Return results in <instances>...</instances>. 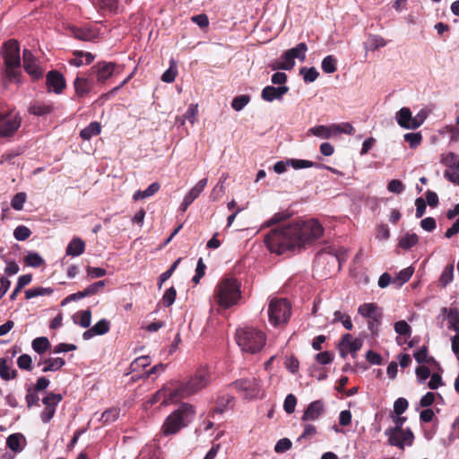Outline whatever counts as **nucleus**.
<instances>
[{"mask_svg":"<svg viewBox=\"0 0 459 459\" xmlns=\"http://www.w3.org/2000/svg\"><path fill=\"white\" fill-rule=\"evenodd\" d=\"M323 234L324 228L317 220L297 221L273 229L264 237V243L272 253L282 255L287 251L304 248L319 239Z\"/></svg>","mask_w":459,"mask_h":459,"instance_id":"obj_1","label":"nucleus"},{"mask_svg":"<svg viewBox=\"0 0 459 459\" xmlns=\"http://www.w3.org/2000/svg\"><path fill=\"white\" fill-rule=\"evenodd\" d=\"M241 283L234 277L222 278L213 292L215 302L222 308L228 309L238 304L241 299Z\"/></svg>","mask_w":459,"mask_h":459,"instance_id":"obj_2","label":"nucleus"},{"mask_svg":"<svg viewBox=\"0 0 459 459\" xmlns=\"http://www.w3.org/2000/svg\"><path fill=\"white\" fill-rule=\"evenodd\" d=\"M211 382V373L206 367H200L186 382L174 383L178 401L194 395L205 388Z\"/></svg>","mask_w":459,"mask_h":459,"instance_id":"obj_3","label":"nucleus"},{"mask_svg":"<svg viewBox=\"0 0 459 459\" xmlns=\"http://www.w3.org/2000/svg\"><path fill=\"white\" fill-rule=\"evenodd\" d=\"M236 342L245 352L255 354L259 352L266 342L265 333L253 326H246L236 331Z\"/></svg>","mask_w":459,"mask_h":459,"instance_id":"obj_4","label":"nucleus"},{"mask_svg":"<svg viewBox=\"0 0 459 459\" xmlns=\"http://www.w3.org/2000/svg\"><path fill=\"white\" fill-rule=\"evenodd\" d=\"M195 414L194 407L189 403H183L178 409L169 414L161 428L165 436L174 435L187 426Z\"/></svg>","mask_w":459,"mask_h":459,"instance_id":"obj_5","label":"nucleus"},{"mask_svg":"<svg viewBox=\"0 0 459 459\" xmlns=\"http://www.w3.org/2000/svg\"><path fill=\"white\" fill-rule=\"evenodd\" d=\"M291 315V306L288 299L274 298L270 300L268 306L269 322L273 326L287 324Z\"/></svg>","mask_w":459,"mask_h":459,"instance_id":"obj_6","label":"nucleus"},{"mask_svg":"<svg viewBox=\"0 0 459 459\" xmlns=\"http://www.w3.org/2000/svg\"><path fill=\"white\" fill-rule=\"evenodd\" d=\"M22 124V117L13 111L0 112V136L10 137L15 134Z\"/></svg>","mask_w":459,"mask_h":459,"instance_id":"obj_7","label":"nucleus"},{"mask_svg":"<svg viewBox=\"0 0 459 459\" xmlns=\"http://www.w3.org/2000/svg\"><path fill=\"white\" fill-rule=\"evenodd\" d=\"M118 65L114 62L99 61L89 69V75L96 77V82L105 83L112 77Z\"/></svg>","mask_w":459,"mask_h":459,"instance_id":"obj_8","label":"nucleus"},{"mask_svg":"<svg viewBox=\"0 0 459 459\" xmlns=\"http://www.w3.org/2000/svg\"><path fill=\"white\" fill-rule=\"evenodd\" d=\"M2 53L5 67L21 66L20 45L16 39H9L4 43Z\"/></svg>","mask_w":459,"mask_h":459,"instance_id":"obj_9","label":"nucleus"},{"mask_svg":"<svg viewBox=\"0 0 459 459\" xmlns=\"http://www.w3.org/2000/svg\"><path fill=\"white\" fill-rule=\"evenodd\" d=\"M232 385L242 393L246 399L257 397L261 388L259 380L255 377L237 380L232 383Z\"/></svg>","mask_w":459,"mask_h":459,"instance_id":"obj_10","label":"nucleus"},{"mask_svg":"<svg viewBox=\"0 0 459 459\" xmlns=\"http://www.w3.org/2000/svg\"><path fill=\"white\" fill-rule=\"evenodd\" d=\"M160 402L162 405H168L178 402L177 394L174 388V383H170L169 385L163 386L158 390L147 402L151 406Z\"/></svg>","mask_w":459,"mask_h":459,"instance_id":"obj_11","label":"nucleus"},{"mask_svg":"<svg viewBox=\"0 0 459 459\" xmlns=\"http://www.w3.org/2000/svg\"><path fill=\"white\" fill-rule=\"evenodd\" d=\"M63 400V396L59 394L48 393L43 399L45 405L44 410L40 413V419L44 423H48L56 413L57 404Z\"/></svg>","mask_w":459,"mask_h":459,"instance_id":"obj_12","label":"nucleus"},{"mask_svg":"<svg viewBox=\"0 0 459 459\" xmlns=\"http://www.w3.org/2000/svg\"><path fill=\"white\" fill-rule=\"evenodd\" d=\"M95 82L92 75H89V71L83 75H77L74 81L75 94L79 98H84L94 88Z\"/></svg>","mask_w":459,"mask_h":459,"instance_id":"obj_13","label":"nucleus"},{"mask_svg":"<svg viewBox=\"0 0 459 459\" xmlns=\"http://www.w3.org/2000/svg\"><path fill=\"white\" fill-rule=\"evenodd\" d=\"M46 84L49 90L52 89L56 94L62 93L66 87V82L64 75L56 70H51L47 74Z\"/></svg>","mask_w":459,"mask_h":459,"instance_id":"obj_14","label":"nucleus"},{"mask_svg":"<svg viewBox=\"0 0 459 459\" xmlns=\"http://www.w3.org/2000/svg\"><path fill=\"white\" fill-rule=\"evenodd\" d=\"M325 411L324 403L321 400H316L307 405L301 417V420L305 422L316 420Z\"/></svg>","mask_w":459,"mask_h":459,"instance_id":"obj_15","label":"nucleus"},{"mask_svg":"<svg viewBox=\"0 0 459 459\" xmlns=\"http://www.w3.org/2000/svg\"><path fill=\"white\" fill-rule=\"evenodd\" d=\"M22 58L24 70L31 75L33 79L38 80L42 77V70L37 65L34 56L29 49L23 50Z\"/></svg>","mask_w":459,"mask_h":459,"instance_id":"obj_16","label":"nucleus"},{"mask_svg":"<svg viewBox=\"0 0 459 459\" xmlns=\"http://www.w3.org/2000/svg\"><path fill=\"white\" fill-rule=\"evenodd\" d=\"M288 86H266L262 90L261 98L264 101L272 102L275 100H281L283 95L289 91Z\"/></svg>","mask_w":459,"mask_h":459,"instance_id":"obj_17","label":"nucleus"},{"mask_svg":"<svg viewBox=\"0 0 459 459\" xmlns=\"http://www.w3.org/2000/svg\"><path fill=\"white\" fill-rule=\"evenodd\" d=\"M358 312L363 317L372 319L376 322L381 321L383 314L380 308L375 303H364L358 308Z\"/></svg>","mask_w":459,"mask_h":459,"instance_id":"obj_18","label":"nucleus"},{"mask_svg":"<svg viewBox=\"0 0 459 459\" xmlns=\"http://www.w3.org/2000/svg\"><path fill=\"white\" fill-rule=\"evenodd\" d=\"M398 125L405 129H417L420 127V123L412 122L411 112L409 108H402L395 116Z\"/></svg>","mask_w":459,"mask_h":459,"instance_id":"obj_19","label":"nucleus"},{"mask_svg":"<svg viewBox=\"0 0 459 459\" xmlns=\"http://www.w3.org/2000/svg\"><path fill=\"white\" fill-rule=\"evenodd\" d=\"M288 163L290 164V166H291L293 169H307V168H316V169H327L333 173H338V171L333 169V168H331L329 166H326L325 164H322V163H317V162H313V161H310V160H298V159H288Z\"/></svg>","mask_w":459,"mask_h":459,"instance_id":"obj_20","label":"nucleus"},{"mask_svg":"<svg viewBox=\"0 0 459 459\" xmlns=\"http://www.w3.org/2000/svg\"><path fill=\"white\" fill-rule=\"evenodd\" d=\"M406 421V417H400L394 419V427H390L387 429H392L394 431L399 432L402 436H403V440L407 446H411L414 441V435L410 429H403V425Z\"/></svg>","mask_w":459,"mask_h":459,"instance_id":"obj_21","label":"nucleus"},{"mask_svg":"<svg viewBox=\"0 0 459 459\" xmlns=\"http://www.w3.org/2000/svg\"><path fill=\"white\" fill-rule=\"evenodd\" d=\"M341 341L342 345L347 348L353 358H355L357 351L362 347V341L358 338L353 339L352 335L350 333L343 334Z\"/></svg>","mask_w":459,"mask_h":459,"instance_id":"obj_22","label":"nucleus"},{"mask_svg":"<svg viewBox=\"0 0 459 459\" xmlns=\"http://www.w3.org/2000/svg\"><path fill=\"white\" fill-rule=\"evenodd\" d=\"M85 242L78 237L73 238L66 247L65 254L71 256H79L85 251Z\"/></svg>","mask_w":459,"mask_h":459,"instance_id":"obj_23","label":"nucleus"},{"mask_svg":"<svg viewBox=\"0 0 459 459\" xmlns=\"http://www.w3.org/2000/svg\"><path fill=\"white\" fill-rule=\"evenodd\" d=\"M55 108L51 103L36 102L29 108V112L34 116H47L54 111Z\"/></svg>","mask_w":459,"mask_h":459,"instance_id":"obj_24","label":"nucleus"},{"mask_svg":"<svg viewBox=\"0 0 459 459\" xmlns=\"http://www.w3.org/2000/svg\"><path fill=\"white\" fill-rule=\"evenodd\" d=\"M442 313L447 316L449 328L455 332H459V309L456 307H443Z\"/></svg>","mask_w":459,"mask_h":459,"instance_id":"obj_25","label":"nucleus"},{"mask_svg":"<svg viewBox=\"0 0 459 459\" xmlns=\"http://www.w3.org/2000/svg\"><path fill=\"white\" fill-rule=\"evenodd\" d=\"M22 439L25 442V437L21 433L11 434L6 439V446L14 453H20L22 451L21 445Z\"/></svg>","mask_w":459,"mask_h":459,"instance_id":"obj_26","label":"nucleus"},{"mask_svg":"<svg viewBox=\"0 0 459 459\" xmlns=\"http://www.w3.org/2000/svg\"><path fill=\"white\" fill-rule=\"evenodd\" d=\"M385 435L388 437V444L393 446H397L399 449L403 450L405 440H403V436H402L399 432L394 431L392 429H385Z\"/></svg>","mask_w":459,"mask_h":459,"instance_id":"obj_27","label":"nucleus"},{"mask_svg":"<svg viewBox=\"0 0 459 459\" xmlns=\"http://www.w3.org/2000/svg\"><path fill=\"white\" fill-rule=\"evenodd\" d=\"M100 132V124L99 122L94 121L81 131L80 136L83 140H90L91 137L99 135Z\"/></svg>","mask_w":459,"mask_h":459,"instance_id":"obj_28","label":"nucleus"},{"mask_svg":"<svg viewBox=\"0 0 459 459\" xmlns=\"http://www.w3.org/2000/svg\"><path fill=\"white\" fill-rule=\"evenodd\" d=\"M65 361L62 358H48L44 359V367L42 372L56 371L60 369Z\"/></svg>","mask_w":459,"mask_h":459,"instance_id":"obj_29","label":"nucleus"},{"mask_svg":"<svg viewBox=\"0 0 459 459\" xmlns=\"http://www.w3.org/2000/svg\"><path fill=\"white\" fill-rule=\"evenodd\" d=\"M234 397L230 394H222L217 398L216 407L213 412L222 413L226 408L231 407Z\"/></svg>","mask_w":459,"mask_h":459,"instance_id":"obj_30","label":"nucleus"},{"mask_svg":"<svg viewBox=\"0 0 459 459\" xmlns=\"http://www.w3.org/2000/svg\"><path fill=\"white\" fill-rule=\"evenodd\" d=\"M453 280H454V264H449L444 268V270L438 279V283L442 288H446L449 283H451L453 281Z\"/></svg>","mask_w":459,"mask_h":459,"instance_id":"obj_31","label":"nucleus"},{"mask_svg":"<svg viewBox=\"0 0 459 459\" xmlns=\"http://www.w3.org/2000/svg\"><path fill=\"white\" fill-rule=\"evenodd\" d=\"M31 346L35 352L43 354L51 347V344L47 337H37L32 341Z\"/></svg>","mask_w":459,"mask_h":459,"instance_id":"obj_32","label":"nucleus"},{"mask_svg":"<svg viewBox=\"0 0 459 459\" xmlns=\"http://www.w3.org/2000/svg\"><path fill=\"white\" fill-rule=\"evenodd\" d=\"M54 292V290L50 287L44 288V287H35L29 289L25 291V298L27 299L36 298L39 296H45V295H51Z\"/></svg>","mask_w":459,"mask_h":459,"instance_id":"obj_33","label":"nucleus"},{"mask_svg":"<svg viewBox=\"0 0 459 459\" xmlns=\"http://www.w3.org/2000/svg\"><path fill=\"white\" fill-rule=\"evenodd\" d=\"M288 51L294 61L295 58H298L300 61H304L306 58V53L307 51V46L306 43L300 42L296 47L288 49Z\"/></svg>","mask_w":459,"mask_h":459,"instance_id":"obj_34","label":"nucleus"},{"mask_svg":"<svg viewBox=\"0 0 459 459\" xmlns=\"http://www.w3.org/2000/svg\"><path fill=\"white\" fill-rule=\"evenodd\" d=\"M419 241V238L415 233H406L399 241V247L403 249H410Z\"/></svg>","mask_w":459,"mask_h":459,"instance_id":"obj_35","label":"nucleus"},{"mask_svg":"<svg viewBox=\"0 0 459 459\" xmlns=\"http://www.w3.org/2000/svg\"><path fill=\"white\" fill-rule=\"evenodd\" d=\"M207 185V178H203L197 182V184L190 189V191L185 195L189 200L194 202L200 194L204 191Z\"/></svg>","mask_w":459,"mask_h":459,"instance_id":"obj_36","label":"nucleus"},{"mask_svg":"<svg viewBox=\"0 0 459 459\" xmlns=\"http://www.w3.org/2000/svg\"><path fill=\"white\" fill-rule=\"evenodd\" d=\"M317 434V429L311 423L304 424V429L302 434L298 437L297 442H302L303 440H311Z\"/></svg>","mask_w":459,"mask_h":459,"instance_id":"obj_37","label":"nucleus"},{"mask_svg":"<svg viewBox=\"0 0 459 459\" xmlns=\"http://www.w3.org/2000/svg\"><path fill=\"white\" fill-rule=\"evenodd\" d=\"M119 415L120 410L118 408H110L102 413L100 420L104 424H109L116 421L119 418Z\"/></svg>","mask_w":459,"mask_h":459,"instance_id":"obj_38","label":"nucleus"},{"mask_svg":"<svg viewBox=\"0 0 459 459\" xmlns=\"http://www.w3.org/2000/svg\"><path fill=\"white\" fill-rule=\"evenodd\" d=\"M250 100L251 98L249 95H238L233 99L231 107L234 110L240 111L250 102Z\"/></svg>","mask_w":459,"mask_h":459,"instance_id":"obj_39","label":"nucleus"},{"mask_svg":"<svg viewBox=\"0 0 459 459\" xmlns=\"http://www.w3.org/2000/svg\"><path fill=\"white\" fill-rule=\"evenodd\" d=\"M24 262L28 266H31V267H35V268L41 266L45 263L44 259L38 253H34V252L29 253L25 256Z\"/></svg>","mask_w":459,"mask_h":459,"instance_id":"obj_40","label":"nucleus"},{"mask_svg":"<svg viewBox=\"0 0 459 459\" xmlns=\"http://www.w3.org/2000/svg\"><path fill=\"white\" fill-rule=\"evenodd\" d=\"M299 74L303 75L305 82H313L319 76V73L317 72L316 67H301L299 69Z\"/></svg>","mask_w":459,"mask_h":459,"instance_id":"obj_41","label":"nucleus"},{"mask_svg":"<svg viewBox=\"0 0 459 459\" xmlns=\"http://www.w3.org/2000/svg\"><path fill=\"white\" fill-rule=\"evenodd\" d=\"M110 330V322L108 319H101L92 326V332L96 335H103L108 333Z\"/></svg>","mask_w":459,"mask_h":459,"instance_id":"obj_42","label":"nucleus"},{"mask_svg":"<svg viewBox=\"0 0 459 459\" xmlns=\"http://www.w3.org/2000/svg\"><path fill=\"white\" fill-rule=\"evenodd\" d=\"M333 316H334V318L333 320V323H336V322L340 321V322H342V324L345 329L351 330L353 328V325H352L350 316L343 314L341 311H335Z\"/></svg>","mask_w":459,"mask_h":459,"instance_id":"obj_43","label":"nucleus"},{"mask_svg":"<svg viewBox=\"0 0 459 459\" xmlns=\"http://www.w3.org/2000/svg\"><path fill=\"white\" fill-rule=\"evenodd\" d=\"M322 69L326 74H333L336 71V58L333 56H325L322 61Z\"/></svg>","mask_w":459,"mask_h":459,"instance_id":"obj_44","label":"nucleus"},{"mask_svg":"<svg viewBox=\"0 0 459 459\" xmlns=\"http://www.w3.org/2000/svg\"><path fill=\"white\" fill-rule=\"evenodd\" d=\"M31 235V230L24 226V225H19L15 228L13 231V237L16 240L19 241H24L27 238H29Z\"/></svg>","mask_w":459,"mask_h":459,"instance_id":"obj_45","label":"nucleus"},{"mask_svg":"<svg viewBox=\"0 0 459 459\" xmlns=\"http://www.w3.org/2000/svg\"><path fill=\"white\" fill-rule=\"evenodd\" d=\"M394 331L400 335L410 337L411 334V327L404 320H400L394 323Z\"/></svg>","mask_w":459,"mask_h":459,"instance_id":"obj_46","label":"nucleus"},{"mask_svg":"<svg viewBox=\"0 0 459 459\" xmlns=\"http://www.w3.org/2000/svg\"><path fill=\"white\" fill-rule=\"evenodd\" d=\"M80 317L79 322H77L74 318V321L76 324H79L83 328H88L91 325V311L90 308L86 310H82L77 313Z\"/></svg>","mask_w":459,"mask_h":459,"instance_id":"obj_47","label":"nucleus"},{"mask_svg":"<svg viewBox=\"0 0 459 459\" xmlns=\"http://www.w3.org/2000/svg\"><path fill=\"white\" fill-rule=\"evenodd\" d=\"M404 141L409 143L411 148L415 149L420 144L422 141V135L419 132L407 133L404 134Z\"/></svg>","mask_w":459,"mask_h":459,"instance_id":"obj_48","label":"nucleus"},{"mask_svg":"<svg viewBox=\"0 0 459 459\" xmlns=\"http://www.w3.org/2000/svg\"><path fill=\"white\" fill-rule=\"evenodd\" d=\"M177 297V290L174 287H170L164 292L162 296V303L165 307H170Z\"/></svg>","mask_w":459,"mask_h":459,"instance_id":"obj_49","label":"nucleus"},{"mask_svg":"<svg viewBox=\"0 0 459 459\" xmlns=\"http://www.w3.org/2000/svg\"><path fill=\"white\" fill-rule=\"evenodd\" d=\"M37 393L38 392H34L30 386L27 388L25 401L28 408H30L32 406H39V397Z\"/></svg>","mask_w":459,"mask_h":459,"instance_id":"obj_50","label":"nucleus"},{"mask_svg":"<svg viewBox=\"0 0 459 459\" xmlns=\"http://www.w3.org/2000/svg\"><path fill=\"white\" fill-rule=\"evenodd\" d=\"M26 202V194L23 192L17 193L14 195L11 201V206L16 210L21 211L23 208V204Z\"/></svg>","mask_w":459,"mask_h":459,"instance_id":"obj_51","label":"nucleus"},{"mask_svg":"<svg viewBox=\"0 0 459 459\" xmlns=\"http://www.w3.org/2000/svg\"><path fill=\"white\" fill-rule=\"evenodd\" d=\"M17 365L21 369L31 371L32 370V359L28 354H22L17 359Z\"/></svg>","mask_w":459,"mask_h":459,"instance_id":"obj_52","label":"nucleus"},{"mask_svg":"<svg viewBox=\"0 0 459 459\" xmlns=\"http://www.w3.org/2000/svg\"><path fill=\"white\" fill-rule=\"evenodd\" d=\"M413 273L414 268L411 266L403 269L402 271L399 272L398 275L395 278V281H399V284L402 285L411 279Z\"/></svg>","mask_w":459,"mask_h":459,"instance_id":"obj_53","label":"nucleus"},{"mask_svg":"<svg viewBox=\"0 0 459 459\" xmlns=\"http://www.w3.org/2000/svg\"><path fill=\"white\" fill-rule=\"evenodd\" d=\"M5 75L9 82H19L20 76H21L20 67H16V66L5 67Z\"/></svg>","mask_w":459,"mask_h":459,"instance_id":"obj_54","label":"nucleus"},{"mask_svg":"<svg viewBox=\"0 0 459 459\" xmlns=\"http://www.w3.org/2000/svg\"><path fill=\"white\" fill-rule=\"evenodd\" d=\"M297 398L294 394H290L286 396L283 403V409L288 414H291L295 411Z\"/></svg>","mask_w":459,"mask_h":459,"instance_id":"obj_55","label":"nucleus"},{"mask_svg":"<svg viewBox=\"0 0 459 459\" xmlns=\"http://www.w3.org/2000/svg\"><path fill=\"white\" fill-rule=\"evenodd\" d=\"M444 176L449 181L459 186V166L454 168H447L445 170Z\"/></svg>","mask_w":459,"mask_h":459,"instance_id":"obj_56","label":"nucleus"},{"mask_svg":"<svg viewBox=\"0 0 459 459\" xmlns=\"http://www.w3.org/2000/svg\"><path fill=\"white\" fill-rule=\"evenodd\" d=\"M177 74L178 71L176 66L174 65V62L172 61L170 67L168 70H166L161 75V80L164 82L168 83L173 82L176 79Z\"/></svg>","mask_w":459,"mask_h":459,"instance_id":"obj_57","label":"nucleus"},{"mask_svg":"<svg viewBox=\"0 0 459 459\" xmlns=\"http://www.w3.org/2000/svg\"><path fill=\"white\" fill-rule=\"evenodd\" d=\"M290 217L289 213L286 212H277L275 213L270 220L264 222V227L269 228L273 226L276 223L283 221Z\"/></svg>","mask_w":459,"mask_h":459,"instance_id":"obj_58","label":"nucleus"},{"mask_svg":"<svg viewBox=\"0 0 459 459\" xmlns=\"http://www.w3.org/2000/svg\"><path fill=\"white\" fill-rule=\"evenodd\" d=\"M408 405V401L405 398H398L394 403V412L400 416L407 410Z\"/></svg>","mask_w":459,"mask_h":459,"instance_id":"obj_59","label":"nucleus"},{"mask_svg":"<svg viewBox=\"0 0 459 459\" xmlns=\"http://www.w3.org/2000/svg\"><path fill=\"white\" fill-rule=\"evenodd\" d=\"M316 360L321 365L330 364L333 360V355L330 351L319 352L315 356Z\"/></svg>","mask_w":459,"mask_h":459,"instance_id":"obj_60","label":"nucleus"},{"mask_svg":"<svg viewBox=\"0 0 459 459\" xmlns=\"http://www.w3.org/2000/svg\"><path fill=\"white\" fill-rule=\"evenodd\" d=\"M291 441L287 438V437H283V438H281L275 445V447H274V451L276 453H284L288 450L290 449L291 447Z\"/></svg>","mask_w":459,"mask_h":459,"instance_id":"obj_61","label":"nucleus"},{"mask_svg":"<svg viewBox=\"0 0 459 459\" xmlns=\"http://www.w3.org/2000/svg\"><path fill=\"white\" fill-rule=\"evenodd\" d=\"M150 363H151V359L148 356H142V357L135 359L131 363V368H132V370H136L137 368H144L147 366H149Z\"/></svg>","mask_w":459,"mask_h":459,"instance_id":"obj_62","label":"nucleus"},{"mask_svg":"<svg viewBox=\"0 0 459 459\" xmlns=\"http://www.w3.org/2000/svg\"><path fill=\"white\" fill-rule=\"evenodd\" d=\"M387 190L392 193L401 194L404 190V185L399 179H392L387 184Z\"/></svg>","mask_w":459,"mask_h":459,"instance_id":"obj_63","label":"nucleus"},{"mask_svg":"<svg viewBox=\"0 0 459 459\" xmlns=\"http://www.w3.org/2000/svg\"><path fill=\"white\" fill-rule=\"evenodd\" d=\"M309 133L318 137L329 139V131L328 128H326V126H316L314 127H311L309 129Z\"/></svg>","mask_w":459,"mask_h":459,"instance_id":"obj_64","label":"nucleus"}]
</instances>
